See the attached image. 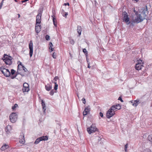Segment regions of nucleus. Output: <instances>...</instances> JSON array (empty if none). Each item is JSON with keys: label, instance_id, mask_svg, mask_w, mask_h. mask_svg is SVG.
<instances>
[{"label": "nucleus", "instance_id": "1", "mask_svg": "<svg viewBox=\"0 0 152 152\" xmlns=\"http://www.w3.org/2000/svg\"><path fill=\"white\" fill-rule=\"evenodd\" d=\"M135 15L133 18V21L132 22L131 24L133 25V23H139L140 22H142L143 20L141 18V15L139 14H138L137 12L134 10Z\"/></svg>", "mask_w": 152, "mask_h": 152}, {"label": "nucleus", "instance_id": "2", "mask_svg": "<svg viewBox=\"0 0 152 152\" xmlns=\"http://www.w3.org/2000/svg\"><path fill=\"white\" fill-rule=\"evenodd\" d=\"M2 59L7 65H10L12 62V58L11 56H9L5 54H4Z\"/></svg>", "mask_w": 152, "mask_h": 152}, {"label": "nucleus", "instance_id": "3", "mask_svg": "<svg viewBox=\"0 0 152 152\" xmlns=\"http://www.w3.org/2000/svg\"><path fill=\"white\" fill-rule=\"evenodd\" d=\"M142 12L140 13V15H141V18L143 20L145 19L148 14V10L147 6H145V7L142 8Z\"/></svg>", "mask_w": 152, "mask_h": 152}, {"label": "nucleus", "instance_id": "4", "mask_svg": "<svg viewBox=\"0 0 152 152\" xmlns=\"http://www.w3.org/2000/svg\"><path fill=\"white\" fill-rule=\"evenodd\" d=\"M123 20L125 22L127 25H128L130 23V22L129 21V15L125 11L123 12Z\"/></svg>", "mask_w": 152, "mask_h": 152}, {"label": "nucleus", "instance_id": "5", "mask_svg": "<svg viewBox=\"0 0 152 152\" xmlns=\"http://www.w3.org/2000/svg\"><path fill=\"white\" fill-rule=\"evenodd\" d=\"M17 114L16 113H11L9 117L10 121L12 123H15L17 120Z\"/></svg>", "mask_w": 152, "mask_h": 152}, {"label": "nucleus", "instance_id": "6", "mask_svg": "<svg viewBox=\"0 0 152 152\" xmlns=\"http://www.w3.org/2000/svg\"><path fill=\"white\" fill-rule=\"evenodd\" d=\"M0 70L2 73L6 77H9L10 75V72L8 69L1 67Z\"/></svg>", "mask_w": 152, "mask_h": 152}, {"label": "nucleus", "instance_id": "7", "mask_svg": "<svg viewBox=\"0 0 152 152\" xmlns=\"http://www.w3.org/2000/svg\"><path fill=\"white\" fill-rule=\"evenodd\" d=\"M97 128L96 126L94 125H92L90 127L87 128V131L89 134H91V133L96 131Z\"/></svg>", "mask_w": 152, "mask_h": 152}, {"label": "nucleus", "instance_id": "8", "mask_svg": "<svg viewBox=\"0 0 152 152\" xmlns=\"http://www.w3.org/2000/svg\"><path fill=\"white\" fill-rule=\"evenodd\" d=\"M48 137L47 136H43L35 140L34 143L35 144H38L39 142L42 140H48Z\"/></svg>", "mask_w": 152, "mask_h": 152}, {"label": "nucleus", "instance_id": "9", "mask_svg": "<svg viewBox=\"0 0 152 152\" xmlns=\"http://www.w3.org/2000/svg\"><path fill=\"white\" fill-rule=\"evenodd\" d=\"M29 48L30 50L29 55L30 57H31L32 56L33 52V44L31 40L30 41L29 44Z\"/></svg>", "mask_w": 152, "mask_h": 152}, {"label": "nucleus", "instance_id": "10", "mask_svg": "<svg viewBox=\"0 0 152 152\" xmlns=\"http://www.w3.org/2000/svg\"><path fill=\"white\" fill-rule=\"evenodd\" d=\"M22 90L23 92H28L29 91V86L28 83H23Z\"/></svg>", "mask_w": 152, "mask_h": 152}, {"label": "nucleus", "instance_id": "11", "mask_svg": "<svg viewBox=\"0 0 152 152\" xmlns=\"http://www.w3.org/2000/svg\"><path fill=\"white\" fill-rule=\"evenodd\" d=\"M115 114V113L114 112L112 111V110L111 111L109 109L106 113L107 117V118H110L111 117L113 116Z\"/></svg>", "mask_w": 152, "mask_h": 152}, {"label": "nucleus", "instance_id": "12", "mask_svg": "<svg viewBox=\"0 0 152 152\" xmlns=\"http://www.w3.org/2000/svg\"><path fill=\"white\" fill-rule=\"evenodd\" d=\"M42 16V13H39L37 15L36 18V23L40 24L41 23V17Z\"/></svg>", "mask_w": 152, "mask_h": 152}, {"label": "nucleus", "instance_id": "13", "mask_svg": "<svg viewBox=\"0 0 152 152\" xmlns=\"http://www.w3.org/2000/svg\"><path fill=\"white\" fill-rule=\"evenodd\" d=\"M130 102L132 104L133 106L135 107H136L138 104L140 103V100L138 99L135 100L130 101Z\"/></svg>", "mask_w": 152, "mask_h": 152}, {"label": "nucleus", "instance_id": "14", "mask_svg": "<svg viewBox=\"0 0 152 152\" xmlns=\"http://www.w3.org/2000/svg\"><path fill=\"white\" fill-rule=\"evenodd\" d=\"M90 107L89 106H88L86 107L85 109L83 112V114L84 116L86 115L90 111Z\"/></svg>", "mask_w": 152, "mask_h": 152}, {"label": "nucleus", "instance_id": "15", "mask_svg": "<svg viewBox=\"0 0 152 152\" xmlns=\"http://www.w3.org/2000/svg\"><path fill=\"white\" fill-rule=\"evenodd\" d=\"M40 24L36 23L35 27V29L37 33H39L41 31V26Z\"/></svg>", "mask_w": 152, "mask_h": 152}, {"label": "nucleus", "instance_id": "16", "mask_svg": "<svg viewBox=\"0 0 152 152\" xmlns=\"http://www.w3.org/2000/svg\"><path fill=\"white\" fill-rule=\"evenodd\" d=\"M144 66L143 64H137L135 65V68L137 70H140Z\"/></svg>", "mask_w": 152, "mask_h": 152}, {"label": "nucleus", "instance_id": "17", "mask_svg": "<svg viewBox=\"0 0 152 152\" xmlns=\"http://www.w3.org/2000/svg\"><path fill=\"white\" fill-rule=\"evenodd\" d=\"M12 129V127L11 126L8 125L7 126V127L5 129L6 132L8 133L10 132Z\"/></svg>", "mask_w": 152, "mask_h": 152}, {"label": "nucleus", "instance_id": "18", "mask_svg": "<svg viewBox=\"0 0 152 152\" xmlns=\"http://www.w3.org/2000/svg\"><path fill=\"white\" fill-rule=\"evenodd\" d=\"M20 138L21 139L20 140L19 142L20 143L24 144L25 142V140L24 139V136L23 135H21Z\"/></svg>", "mask_w": 152, "mask_h": 152}, {"label": "nucleus", "instance_id": "19", "mask_svg": "<svg viewBox=\"0 0 152 152\" xmlns=\"http://www.w3.org/2000/svg\"><path fill=\"white\" fill-rule=\"evenodd\" d=\"M41 104L42 106V107L43 110L44 111V112H45V110H46V106L45 103L44 102V101L42 99L41 100Z\"/></svg>", "mask_w": 152, "mask_h": 152}, {"label": "nucleus", "instance_id": "20", "mask_svg": "<svg viewBox=\"0 0 152 152\" xmlns=\"http://www.w3.org/2000/svg\"><path fill=\"white\" fill-rule=\"evenodd\" d=\"M77 33L79 34V36H80L81 34V28L80 26H77Z\"/></svg>", "mask_w": 152, "mask_h": 152}, {"label": "nucleus", "instance_id": "21", "mask_svg": "<svg viewBox=\"0 0 152 152\" xmlns=\"http://www.w3.org/2000/svg\"><path fill=\"white\" fill-rule=\"evenodd\" d=\"M51 88L52 86L49 84H47L45 86V88L48 91H50Z\"/></svg>", "mask_w": 152, "mask_h": 152}, {"label": "nucleus", "instance_id": "22", "mask_svg": "<svg viewBox=\"0 0 152 152\" xmlns=\"http://www.w3.org/2000/svg\"><path fill=\"white\" fill-rule=\"evenodd\" d=\"M8 147L9 146L8 145L5 144L1 147V150L4 151L7 149Z\"/></svg>", "mask_w": 152, "mask_h": 152}, {"label": "nucleus", "instance_id": "23", "mask_svg": "<svg viewBox=\"0 0 152 152\" xmlns=\"http://www.w3.org/2000/svg\"><path fill=\"white\" fill-rule=\"evenodd\" d=\"M111 111L112 110V111H113L114 112H115V110L116 109H117L115 105H113L112 106L110 109H109Z\"/></svg>", "mask_w": 152, "mask_h": 152}, {"label": "nucleus", "instance_id": "24", "mask_svg": "<svg viewBox=\"0 0 152 152\" xmlns=\"http://www.w3.org/2000/svg\"><path fill=\"white\" fill-rule=\"evenodd\" d=\"M148 139L152 144V135H149L148 137Z\"/></svg>", "mask_w": 152, "mask_h": 152}, {"label": "nucleus", "instance_id": "25", "mask_svg": "<svg viewBox=\"0 0 152 152\" xmlns=\"http://www.w3.org/2000/svg\"><path fill=\"white\" fill-rule=\"evenodd\" d=\"M52 17H53L52 20L53 21V24L54 26H56L57 25L56 23V19L53 16H52Z\"/></svg>", "mask_w": 152, "mask_h": 152}, {"label": "nucleus", "instance_id": "26", "mask_svg": "<svg viewBox=\"0 0 152 152\" xmlns=\"http://www.w3.org/2000/svg\"><path fill=\"white\" fill-rule=\"evenodd\" d=\"M50 49H51V51H52L53 50V48H52V46H53V44L51 42H50Z\"/></svg>", "mask_w": 152, "mask_h": 152}, {"label": "nucleus", "instance_id": "27", "mask_svg": "<svg viewBox=\"0 0 152 152\" xmlns=\"http://www.w3.org/2000/svg\"><path fill=\"white\" fill-rule=\"evenodd\" d=\"M54 83L55 84L54 88L55 90H56L58 88V85L57 84L56 82H54Z\"/></svg>", "mask_w": 152, "mask_h": 152}, {"label": "nucleus", "instance_id": "28", "mask_svg": "<svg viewBox=\"0 0 152 152\" xmlns=\"http://www.w3.org/2000/svg\"><path fill=\"white\" fill-rule=\"evenodd\" d=\"M115 105L117 109L119 110V109H121V106L120 105V104H117Z\"/></svg>", "mask_w": 152, "mask_h": 152}, {"label": "nucleus", "instance_id": "29", "mask_svg": "<svg viewBox=\"0 0 152 152\" xmlns=\"http://www.w3.org/2000/svg\"><path fill=\"white\" fill-rule=\"evenodd\" d=\"M137 64H143V62H142V60L139 59V60H137Z\"/></svg>", "mask_w": 152, "mask_h": 152}, {"label": "nucleus", "instance_id": "30", "mask_svg": "<svg viewBox=\"0 0 152 152\" xmlns=\"http://www.w3.org/2000/svg\"><path fill=\"white\" fill-rule=\"evenodd\" d=\"M143 152H151V151L149 149L146 148L145 149Z\"/></svg>", "mask_w": 152, "mask_h": 152}, {"label": "nucleus", "instance_id": "31", "mask_svg": "<svg viewBox=\"0 0 152 152\" xmlns=\"http://www.w3.org/2000/svg\"><path fill=\"white\" fill-rule=\"evenodd\" d=\"M15 73V71L13 69H12L11 70L10 75H13Z\"/></svg>", "mask_w": 152, "mask_h": 152}, {"label": "nucleus", "instance_id": "32", "mask_svg": "<svg viewBox=\"0 0 152 152\" xmlns=\"http://www.w3.org/2000/svg\"><path fill=\"white\" fill-rule=\"evenodd\" d=\"M45 39L47 40H50V37L48 35H47L45 36Z\"/></svg>", "mask_w": 152, "mask_h": 152}, {"label": "nucleus", "instance_id": "33", "mask_svg": "<svg viewBox=\"0 0 152 152\" xmlns=\"http://www.w3.org/2000/svg\"><path fill=\"white\" fill-rule=\"evenodd\" d=\"M18 106V105L17 104H15L14 106L12 107V109L13 110L15 109L16 107H17Z\"/></svg>", "mask_w": 152, "mask_h": 152}, {"label": "nucleus", "instance_id": "34", "mask_svg": "<svg viewBox=\"0 0 152 152\" xmlns=\"http://www.w3.org/2000/svg\"><path fill=\"white\" fill-rule=\"evenodd\" d=\"M70 42L71 44L73 45L74 44L75 42L73 39H71L70 40Z\"/></svg>", "mask_w": 152, "mask_h": 152}, {"label": "nucleus", "instance_id": "35", "mask_svg": "<svg viewBox=\"0 0 152 152\" xmlns=\"http://www.w3.org/2000/svg\"><path fill=\"white\" fill-rule=\"evenodd\" d=\"M56 54L55 53V52L53 53V55H52V57H53L54 58H56Z\"/></svg>", "mask_w": 152, "mask_h": 152}, {"label": "nucleus", "instance_id": "36", "mask_svg": "<svg viewBox=\"0 0 152 152\" xmlns=\"http://www.w3.org/2000/svg\"><path fill=\"white\" fill-rule=\"evenodd\" d=\"M58 79V76H56L54 78L53 80H55V82H56L57 80Z\"/></svg>", "mask_w": 152, "mask_h": 152}, {"label": "nucleus", "instance_id": "37", "mask_svg": "<svg viewBox=\"0 0 152 152\" xmlns=\"http://www.w3.org/2000/svg\"><path fill=\"white\" fill-rule=\"evenodd\" d=\"M4 2H3V1H2L1 3L0 4V9L1 8Z\"/></svg>", "mask_w": 152, "mask_h": 152}, {"label": "nucleus", "instance_id": "38", "mask_svg": "<svg viewBox=\"0 0 152 152\" xmlns=\"http://www.w3.org/2000/svg\"><path fill=\"white\" fill-rule=\"evenodd\" d=\"M23 68V69L24 71L25 72H26L27 71V69L24 66H22Z\"/></svg>", "mask_w": 152, "mask_h": 152}, {"label": "nucleus", "instance_id": "39", "mask_svg": "<svg viewBox=\"0 0 152 152\" xmlns=\"http://www.w3.org/2000/svg\"><path fill=\"white\" fill-rule=\"evenodd\" d=\"M68 15V12H65V15H63L64 17H65V18H66L67 17V15Z\"/></svg>", "mask_w": 152, "mask_h": 152}, {"label": "nucleus", "instance_id": "40", "mask_svg": "<svg viewBox=\"0 0 152 152\" xmlns=\"http://www.w3.org/2000/svg\"><path fill=\"white\" fill-rule=\"evenodd\" d=\"M82 101H83V103L84 104H85L86 102V100L84 98H83L82 99Z\"/></svg>", "mask_w": 152, "mask_h": 152}, {"label": "nucleus", "instance_id": "41", "mask_svg": "<svg viewBox=\"0 0 152 152\" xmlns=\"http://www.w3.org/2000/svg\"><path fill=\"white\" fill-rule=\"evenodd\" d=\"M50 94L51 95H53L54 94V92L53 91H50Z\"/></svg>", "mask_w": 152, "mask_h": 152}, {"label": "nucleus", "instance_id": "42", "mask_svg": "<svg viewBox=\"0 0 152 152\" xmlns=\"http://www.w3.org/2000/svg\"><path fill=\"white\" fill-rule=\"evenodd\" d=\"M118 99L119 100H120V101H121V102H123L124 101H123V100L122 99L121 97H119Z\"/></svg>", "mask_w": 152, "mask_h": 152}, {"label": "nucleus", "instance_id": "43", "mask_svg": "<svg viewBox=\"0 0 152 152\" xmlns=\"http://www.w3.org/2000/svg\"><path fill=\"white\" fill-rule=\"evenodd\" d=\"M128 145V143L126 144L125 145L124 148H127Z\"/></svg>", "mask_w": 152, "mask_h": 152}, {"label": "nucleus", "instance_id": "44", "mask_svg": "<svg viewBox=\"0 0 152 152\" xmlns=\"http://www.w3.org/2000/svg\"><path fill=\"white\" fill-rule=\"evenodd\" d=\"M99 115L101 117H102L103 116V114L102 112H100L99 113Z\"/></svg>", "mask_w": 152, "mask_h": 152}, {"label": "nucleus", "instance_id": "45", "mask_svg": "<svg viewBox=\"0 0 152 152\" xmlns=\"http://www.w3.org/2000/svg\"><path fill=\"white\" fill-rule=\"evenodd\" d=\"M16 77V75L14 76H11V77L12 79H14V78L15 77Z\"/></svg>", "mask_w": 152, "mask_h": 152}, {"label": "nucleus", "instance_id": "46", "mask_svg": "<svg viewBox=\"0 0 152 152\" xmlns=\"http://www.w3.org/2000/svg\"><path fill=\"white\" fill-rule=\"evenodd\" d=\"M29 0H23V1H21L22 2V3H24V2H26V1H28Z\"/></svg>", "mask_w": 152, "mask_h": 152}, {"label": "nucleus", "instance_id": "47", "mask_svg": "<svg viewBox=\"0 0 152 152\" xmlns=\"http://www.w3.org/2000/svg\"><path fill=\"white\" fill-rule=\"evenodd\" d=\"M64 5L66 6V5H68V6H69V3H64Z\"/></svg>", "mask_w": 152, "mask_h": 152}, {"label": "nucleus", "instance_id": "48", "mask_svg": "<svg viewBox=\"0 0 152 152\" xmlns=\"http://www.w3.org/2000/svg\"><path fill=\"white\" fill-rule=\"evenodd\" d=\"M83 52L85 53V52H87V51H86V49H84L83 50Z\"/></svg>", "mask_w": 152, "mask_h": 152}, {"label": "nucleus", "instance_id": "49", "mask_svg": "<svg viewBox=\"0 0 152 152\" xmlns=\"http://www.w3.org/2000/svg\"><path fill=\"white\" fill-rule=\"evenodd\" d=\"M88 67L89 68H90V67H91V66H90V63L89 62H88Z\"/></svg>", "mask_w": 152, "mask_h": 152}, {"label": "nucleus", "instance_id": "50", "mask_svg": "<svg viewBox=\"0 0 152 152\" xmlns=\"http://www.w3.org/2000/svg\"><path fill=\"white\" fill-rule=\"evenodd\" d=\"M64 13V10H62L61 11V13L62 14H63V13Z\"/></svg>", "mask_w": 152, "mask_h": 152}, {"label": "nucleus", "instance_id": "51", "mask_svg": "<svg viewBox=\"0 0 152 152\" xmlns=\"http://www.w3.org/2000/svg\"><path fill=\"white\" fill-rule=\"evenodd\" d=\"M98 137V141H100L101 140V138L99 137Z\"/></svg>", "mask_w": 152, "mask_h": 152}, {"label": "nucleus", "instance_id": "52", "mask_svg": "<svg viewBox=\"0 0 152 152\" xmlns=\"http://www.w3.org/2000/svg\"><path fill=\"white\" fill-rule=\"evenodd\" d=\"M144 71H143L142 73V75H144ZM145 75H144V76H145Z\"/></svg>", "mask_w": 152, "mask_h": 152}, {"label": "nucleus", "instance_id": "53", "mask_svg": "<svg viewBox=\"0 0 152 152\" xmlns=\"http://www.w3.org/2000/svg\"><path fill=\"white\" fill-rule=\"evenodd\" d=\"M127 148H124V150H125V152H126L127 151Z\"/></svg>", "mask_w": 152, "mask_h": 152}, {"label": "nucleus", "instance_id": "54", "mask_svg": "<svg viewBox=\"0 0 152 152\" xmlns=\"http://www.w3.org/2000/svg\"><path fill=\"white\" fill-rule=\"evenodd\" d=\"M86 59H87V63H88V62H89L88 61V59H87V58Z\"/></svg>", "mask_w": 152, "mask_h": 152}, {"label": "nucleus", "instance_id": "55", "mask_svg": "<svg viewBox=\"0 0 152 152\" xmlns=\"http://www.w3.org/2000/svg\"><path fill=\"white\" fill-rule=\"evenodd\" d=\"M18 18H19L20 17V15L19 14H18Z\"/></svg>", "mask_w": 152, "mask_h": 152}, {"label": "nucleus", "instance_id": "56", "mask_svg": "<svg viewBox=\"0 0 152 152\" xmlns=\"http://www.w3.org/2000/svg\"><path fill=\"white\" fill-rule=\"evenodd\" d=\"M14 1L16 2H17V0H14Z\"/></svg>", "mask_w": 152, "mask_h": 152}, {"label": "nucleus", "instance_id": "57", "mask_svg": "<svg viewBox=\"0 0 152 152\" xmlns=\"http://www.w3.org/2000/svg\"><path fill=\"white\" fill-rule=\"evenodd\" d=\"M32 1H31V4H32Z\"/></svg>", "mask_w": 152, "mask_h": 152}, {"label": "nucleus", "instance_id": "58", "mask_svg": "<svg viewBox=\"0 0 152 152\" xmlns=\"http://www.w3.org/2000/svg\"><path fill=\"white\" fill-rule=\"evenodd\" d=\"M24 5L25 6H26V4H24Z\"/></svg>", "mask_w": 152, "mask_h": 152}, {"label": "nucleus", "instance_id": "59", "mask_svg": "<svg viewBox=\"0 0 152 152\" xmlns=\"http://www.w3.org/2000/svg\"><path fill=\"white\" fill-rule=\"evenodd\" d=\"M4 0H2V1H3V2H4Z\"/></svg>", "mask_w": 152, "mask_h": 152}]
</instances>
